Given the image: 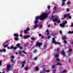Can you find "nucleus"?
<instances>
[{"label":"nucleus","mask_w":73,"mask_h":73,"mask_svg":"<svg viewBox=\"0 0 73 73\" xmlns=\"http://www.w3.org/2000/svg\"><path fill=\"white\" fill-rule=\"evenodd\" d=\"M37 57H36L35 58L34 60H37Z\"/></svg>","instance_id":"e433bc0d"},{"label":"nucleus","mask_w":73,"mask_h":73,"mask_svg":"<svg viewBox=\"0 0 73 73\" xmlns=\"http://www.w3.org/2000/svg\"><path fill=\"white\" fill-rule=\"evenodd\" d=\"M11 62H13V59H12L11 60Z\"/></svg>","instance_id":"3c124183"},{"label":"nucleus","mask_w":73,"mask_h":73,"mask_svg":"<svg viewBox=\"0 0 73 73\" xmlns=\"http://www.w3.org/2000/svg\"><path fill=\"white\" fill-rule=\"evenodd\" d=\"M55 57H58V55L57 54H56L55 55Z\"/></svg>","instance_id":"c9c22d12"},{"label":"nucleus","mask_w":73,"mask_h":73,"mask_svg":"<svg viewBox=\"0 0 73 73\" xmlns=\"http://www.w3.org/2000/svg\"><path fill=\"white\" fill-rule=\"evenodd\" d=\"M34 53H36V52H37V50H34Z\"/></svg>","instance_id":"72a5a7b5"},{"label":"nucleus","mask_w":73,"mask_h":73,"mask_svg":"<svg viewBox=\"0 0 73 73\" xmlns=\"http://www.w3.org/2000/svg\"><path fill=\"white\" fill-rule=\"evenodd\" d=\"M52 42L53 43H54L55 44V43L56 42L55 41V38H53L52 39Z\"/></svg>","instance_id":"6e6552de"},{"label":"nucleus","mask_w":73,"mask_h":73,"mask_svg":"<svg viewBox=\"0 0 73 73\" xmlns=\"http://www.w3.org/2000/svg\"><path fill=\"white\" fill-rule=\"evenodd\" d=\"M42 45V43H40L39 42H38L36 43V46H38V47L39 48L40 47V46Z\"/></svg>","instance_id":"39448f33"},{"label":"nucleus","mask_w":73,"mask_h":73,"mask_svg":"<svg viewBox=\"0 0 73 73\" xmlns=\"http://www.w3.org/2000/svg\"><path fill=\"white\" fill-rule=\"evenodd\" d=\"M7 48L8 49H11V48H10V47H9V46H7Z\"/></svg>","instance_id":"09e8293b"},{"label":"nucleus","mask_w":73,"mask_h":73,"mask_svg":"<svg viewBox=\"0 0 73 73\" xmlns=\"http://www.w3.org/2000/svg\"><path fill=\"white\" fill-rule=\"evenodd\" d=\"M59 44V45H60V43L59 42H56L55 43V44Z\"/></svg>","instance_id":"4be33fe9"},{"label":"nucleus","mask_w":73,"mask_h":73,"mask_svg":"<svg viewBox=\"0 0 73 73\" xmlns=\"http://www.w3.org/2000/svg\"><path fill=\"white\" fill-rule=\"evenodd\" d=\"M66 23H67V21H65V22L63 23V24H61L60 25V26L61 27H64V26H65V25L66 24Z\"/></svg>","instance_id":"20e7f679"},{"label":"nucleus","mask_w":73,"mask_h":73,"mask_svg":"<svg viewBox=\"0 0 73 73\" xmlns=\"http://www.w3.org/2000/svg\"><path fill=\"white\" fill-rule=\"evenodd\" d=\"M56 65H62L60 63H57L56 64Z\"/></svg>","instance_id":"a211bd4d"},{"label":"nucleus","mask_w":73,"mask_h":73,"mask_svg":"<svg viewBox=\"0 0 73 73\" xmlns=\"http://www.w3.org/2000/svg\"><path fill=\"white\" fill-rule=\"evenodd\" d=\"M56 70L55 69L53 70V73H54V72H56Z\"/></svg>","instance_id":"f704fd0d"},{"label":"nucleus","mask_w":73,"mask_h":73,"mask_svg":"<svg viewBox=\"0 0 73 73\" xmlns=\"http://www.w3.org/2000/svg\"><path fill=\"white\" fill-rule=\"evenodd\" d=\"M14 39H15V41H17V40H18V38L16 37V38H14Z\"/></svg>","instance_id":"a878e982"},{"label":"nucleus","mask_w":73,"mask_h":73,"mask_svg":"<svg viewBox=\"0 0 73 73\" xmlns=\"http://www.w3.org/2000/svg\"><path fill=\"white\" fill-rule=\"evenodd\" d=\"M48 27H50V25H48Z\"/></svg>","instance_id":"0e129e2a"},{"label":"nucleus","mask_w":73,"mask_h":73,"mask_svg":"<svg viewBox=\"0 0 73 73\" xmlns=\"http://www.w3.org/2000/svg\"><path fill=\"white\" fill-rule=\"evenodd\" d=\"M13 49H14V50H15V49H16V48L15 47H13Z\"/></svg>","instance_id":"37998d69"},{"label":"nucleus","mask_w":73,"mask_h":73,"mask_svg":"<svg viewBox=\"0 0 73 73\" xmlns=\"http://www.w3.org/2000/svg\"><path fill=\"white\" fill-rule=\"evenodd\" d=\"M18 52L19 54H20L21 56H22L23 55V54L21 53V51H19Z\"/></svg>","instance_id":"2eb2a0df"},{"label":"nucleus","mask_w":73,"mask_h":73,"mask_svg":"<svg viewBox=\"0 0 73 73\" xmlns=\"http://www.w3.org/2000/svg\"><path fill=\"white\" fill-rule=\"evenodd\" d=\"M59 33L60 34H62V32L61 31H59Z\"/></svg>","instance_id":"8fccbe9b"},{"label":"nucleus","mask_w":73,"mask_h":73,"mask_svg":"<svg viewBox=\"0 0 73 73\" xmlns=\"http://www.w3.org/2000/svg\"><path fill=\"white\" fill-rule=\"evenodd\" d=\"M63 39L65 40V39H66L67 38L66 37V36H64L63 37Z\"/></svg>","instance_id":"393cba45"},{"label":"nucleus","mask_w":73,"mask_h":73,"mask_svg":"<svg viewBox=\"0 0 73 73\" xmlns=\"http://www.w3.org/2000/svg\"><path fill=\"white\" fill-rule=\"evenodd\" d=\"M45 72V69L44 68L43 69L42 72H41L40 73H44Z\"/></svg>","instance_id":"9b49d317"},{"label":"nucleus","mask_w":73,"mask_h":73,"mask_svg":"<svg viewBox=\"0 0 73 73\" xmlns=\"http://www.w3.org/2000/svg\"><path fill=\"white\" fill-rule=\"evenodd\" d=\"M69 11V9H66V11H67V12H68V11Z\"/></svg>","instance_id":"79ce46f5"},{"label":"nucleus","mask_w":73,"mask_h":73,"mask_svg":"<svg viewBox=\"0 0 73 73\" xmlns=\"http://www.w3.org/2000/svg\"><path fill=\"white\" fill-rule=\"evenodd\" d=\"M44 36H42V38H44Z\"/></svg>","instance_id":"774afa93"},{"label":"nucleus","mask_w":73,"mask_h":73,"mask_svg":"<svg viewBox=\"0 0 73 73\" xmlns=\"http://www.w3.org/2000/svg\"><path fill=\"white\" fill-rule=\"evenodd\" d=\"M59 50H60L59 49H57V52H58V51H59Z\"/></svg>","instance_id":"680f3d73"},{"label":"nucleus","mask_w":73,"mask_h":73,"mask_svg":"<svg viewBox=\"0 0 73 73\" xmlns=\"http://www.w3.org/2000/svg\"><path fill=\"white\" fill-rule=\"evenodd\" d=\"M24 33L26 34V33H28V32L27 30H25L24 31Z\"/></svg>","instance_id":"f3484780"},{"label":"nucleus","mask_w":73,"mask_h":73,"mask_svg":"<svg viewBox=\"0 0 73 73\" xmlns=\"http://www.w3.org/2000/svg\"><path fill=\"white\" fill-rule=\"evenodd\" d=\"M11 58L12 59H13V58H14V56H12L11 57Z\"/></svg>","instance_id":"58836bf2"},{"label":"nucleus","mask_w":73,"mask_h":73,"mask_svg":"<svg viewBox=\"0 0 73 73\" xmlns=\"http://www.w3.org/2000/svg\"><path fill=\"white\" fill-rule=\"evenodd\" d=\"M54 16H53V15L52 16V18H54Z\"/></svg>","instance_id":"bf43d9fd"},{"label":"nucleus","mask_w":73,"mask_h":73,"mask_svg":"<svg viewBox=\"0 0 73 73\" xmlns=\"http://www.w3.org/2000/svg\"><path fill=\"white\" fill-rule=\"evenodd\" d=\"M38 26V25H35V27H34V29L36 28Z\"/></svg>","instance_id":"6ab92c4d"},{"label":"nucleus","mask_w":73,"mask_h":73,"mask_svg":"<svg viewBox=\"0 0 73 73\" xmlns=\"http://www.w3.org/2000/svg\"><path fill=\"white\" fill-rule=\"evenodd\" d=\"M7 46H8V45H5V46H4V48H6V47H7Z\"/></svg>","instance_id":"a19ab883"},{"label":"nucleus","mask_w":73,"mask_h":73,"mask_svg":"<svg viewBox=\"0 0 73 73\" xmlns=\"http://www.w3.org/2000/svg\"><path fill=\"white\" fill-rule=\"evenodd\" d=\"M53 21L54 22H55V21L57 22L58 24L60 23V21L58 18H55V19H53Z\"/></svg>","instance_id":"7ed1b4c3"},{"label":"nucleus","mask_w":73,"mask_h":73,"mask_svg":"<svg viewBox=\"0 0 73 73\" xmlns=\"http://www.w3.org/2000/svg\"><path fill=\"white\" fill-rule=\"evenodd\" d=\"M30 37V35H28V36H25V37H24V38H25V39H27V38H29Z\"/></svg>","instance_id":"9d476101"},{"label":"nucleus","mask_w":73,"mask_h":73,"mask_svg":"<svg viewBox=\"0 0 73 73\" xmlns=\"http://www.w3.org/2000/svg\"><path fill=\"white\" fill-rule=\"evenodd\" d=\"M7 70H9L11 69V66L9 65H8L7 66V68H6Z\"/></svg>","instance_id":"423d86ee"},{"label":"nucleus","mask_w":73,"mask_h":73,"mask_svg":"<svg viewBox=\"0 0 73 73\" xmlns=\"http://www.w3.org/2000/svg\"><path fill=\"white\" fill-rule=\"evenodd\" d=\"M50 36H49L47 37V39H49V38H50Z\"/></svg>","instance_id":"a18cd8bd"},{"label":"nucleus","mask_w":73,"mask_h":73,"mask_svg":"<svg viewBox=\"0 0 73 73\" xmlns=\"http://www.w3.org/2000/svg\"><path fill=\"white\" fill-rule=\"evenodd\" d=\"M28 69V67H26L25 68V70H27Z\"/></svg>","instance_id":"5701e85b"},{"label":"nucleus","mask_w":73,"mask_h":73,"mask_svg":"<svg viewBox=\"0 0 73 73\" xmlns=\"http://www.w3.org/2000/svg\"><path fill=\"white\" fill-rule=\"evenodd\" d=\"M67 33L68 34H72V33H73V31H69L67 32Z\"/></svg>","instance_id":"f8f14e48"},{"label":"nucleus","mask_w":73,"mask_h":73,"mask_svg":"<svg viewBox=\"0 0 73 73\" xmlns=\"http://www.w3.org/2000/svg\"><path fill=\"white\" fill-rule=\"evenodd\" d=\"M19 48L20 49H23V47L21 46L19 47Z\"/></svg>","instance_id":"c03bdc74"},{"label":"nucleus","mask_w":73,"mask_h":73,"mask_svg":"<svg viewBox=\"0 0 73 73\" xmlns=\"http://www.w3.org/2000/svg\"><path fill=\"white\" fill-rule=\"evenodd\" d=\"M67 17H68L69 19H71V17L70 16V14H68L67 15H64V18H62V19L63 20L64 18H66Z\"/></svg>","instance_id":"f03ea898"},{"label":"nucleus","mask_w":73,"mask_h":73,"mask_svg":"<svg viewBox=\"0 0 73 73\" xmlns=\"http://www.w3.org/2000/svg\"><path fill=\"white\" fill-rule=\"evenodd\" d=\"M48 13H44L42 14L40 17H36L35 19L36 20H38L40 19L41 20H44L48 16Z\"/></svg>","instance_id":"f257e3e1"},{"label":"nucleus","mask_w":73,"mask_h":73,"mask_svg":"<svg viewBox=\"0 0 73 73\" xmlns=\"http://www.w3.org/2000/svg\"><path fill=\"white\" fill-rule=\"evenodd\" d=\"M38 35H39V36L40 37L41 36V34H38Z\"/></svg>","instance_id":"864d4df0"},{"label":"nucleus","mask_w":73,"mask_h":73,"mask_svg":"<svg viewBox=\"0 0 73 73\" xmlns=\"http://www.w3.org/2000/svg\"><path fill=\"white\" fill-rule=\"evenodd\" d=\"M66 70H64L62 72V73H66Z\"/></svg>","instance_id":"bb28decb"},{"label":"nucleus","mask_w":73,"mask_h":73,"mask_svg":"<svg viewBox=\"0 0 73 73\" xmlns=\"http://www.w3.org/2000/svg\"><path fill=\"white\" fill-rule=\"evenodd\" d=\"M16 45L17 46H19L20 45V44L19 43H18Z\"/></svg>","instance_id":"473e14b6"},{"label":"nucleus","mask_w":73,"mask_h":73,"mask_svg":"<svg viewBox=\"0 0 73 73\" xmlns=\"http://www.w3.org/2000/svg\"><path fill=\"white\" fill-rule=\"evenodd\" d=\"M35 70H38V67H36L35 68Z\"/></svg>","instance_id":"b1692460"},{"label":"nucleus","mask_w":73,"mask_h":73,"mask_svg":"<svg viewBox=\"0 0 73 73\" xmlns=\"http://www.w3.org/2000/svg\"><path fill=\"white\" fill-rule=\"evenodd\" d=\"M46 72H50V71H49V70H46Z\"/></svg>","instance_id":"603ef678"},{"label":"nucleus","mask_w":73,"mask_h":73,"mask_svg":"<svg viewBox=\"0 0 73 73\" xmlns=\"http://www.w3.org/2000/svg\"><path fill=\"white\" fill-rule=\"evenodd\" d=\"M69 62H71V60L70 59H69Z\"/></svg>","instance_id":"de8ad7c7"},{"label":"nucleus","mask_w":73,"mask_h":73,"mask_svg":"<svg viewBox=\"0 0 73 73\" xmlns=\"http://www.w3.org/2000/svg\"><path fill=\"white\" fill-rule=\"evenodd\" d=\"M71 48V46H69V49H70V48Z\"/></svg>","instance_id":"e2e57ef3"},{"label":"nucleus","mask_w":73,"mask_h":73,"mask_svg":"<svg viewBox=\"0 0 73 73\" xmlns=\"http://www.w3.org/2000/svg\"><path fill=\"white\" fill-rule=\"evenodd\" d=\"M23 53H24V54H27V53L24 51H22Z\"/></svg>","instance_id":"cd10ccee"},{"label":"nucleus","mask_w":73,"mask_h":73,"mask_svg":"<svg viewBox=\"0 0 73 73\" xmlns=\"http://www.w3.org/2000/svg\"><path fill=\"white\" fill-rule=\"evenodd\" d=\"M68 49H69V50H68V52H71L72 50L71 49H70L69 48H68Z\"/></svg>","instance_id":"aec40b11"},{"label":"nucleus","mask_w":73,"mask_h":73,"mask_svg":"<svg viewBox=\"0 0 73 73\" xmlns=\"http://www.w3.org/2000/svg\"><path fill=\"white\" fill-rule=\"evenodd\" d=\"M13 46H11V48H10V49H13Z\"/></svg>","instance_id":"2f4dec72"},{"label":"nucleus","mask_w":73,"mask_h":73,"mask_svg":"<svg viewBox=\"0 0 73 73\" xmlns=\"http://www.w3.org/2000/svg\"><path fill=\"white\" fill-rule=\"evenodd\" d=\"M22 64L21 66V67H24V64H25V62L24 61L23 62H22Z\"/></svg>","instance_id":"0eeeda50"},{"label":"nucleus","mask_w":73,"mask_h":73,"mask_svg":"<svg viewBox=\"0 0 73 73\" xmlns=\"http://www.w3.org/2000/svg\"><path fill=\"white\" fill-rule=\"evenodd\" d=\"M14 36H15L16 37H19V35L17 34H14Z\"/></svg>","instance_id":"dca6fc26"},{"label":"nucleus","mask_w":73,"mask_h":73,"mask_svg":"<svg viewBox=\"0 0 73 73\" xmlns=\"http://www.w3.org/2000/svg\"><path fill=\"white\" fill-rule=\"evenodd\" d=\"M66 1V0H63L62 1V5H65V3L64 1Z\"/></svg>","instance_id":"1a4fd4ad"},{"label":"nucleus","mask_w":73,"mask_h":73,"mask_svg":"<svg viewBox=\"0 0 73 73\" xmlns=\"http://www.w3.org/2000/svg\"><path fill=\"white\" fill-rule=\"evenodd\" d=\"M3 52V50H0V52Z\"/></svg>","instance_id":"338daca9"},{"label":"nucleus","mask_w":73,"mask_h":73,"mask_svg":"<svg viewBox=\"0 0 73 73\" xmlns=\"http://www.w3.org/2000/svg\"><path fill=\"white\" fill-rule=\"evenodd\" d=\"M37 22H38V20H36L35 22H34V23H35V24H36V23H37Z\"/></svg>","instance_id":"c756f323"},{"label":"nucleus","mask_w":73,"mask_h":73,"mask_svg":"<svg viewBox=\"0 0 73 73\" xmlns=\"http://www.w3.org/2000/svg\"><path fill=\"white\" fill-rule=\"evenodd\" d=\"M48 9H49V8H50V6H48Z\"/></svg>","instance_id":"69168bd1"},{"label":"nucleus","mask_w":73,"mask_h":73,"mask_svg":"<svg viewBox=\"0 0 73 73\" xmlns=\"http://www.w3.org/2000/svg\"><path fill=\"white\" fill-rule=\"evenodd\" d=\"M2 52H5L6 50L5 49H3L2 50Z\"/></svg>","instance_id":"7c9ffc66"},{"label":"nucleus","mask_w":73,"mask_h":73,"mask_svg":"<svg viewBox=\"0 0 73 73\" xmlns=\"http://www.w3.org/2000/svg\"><path fill=\"white\" fill-rule=\"evenodd\" d=\"M39 27H40V28H42V26L41 25H40Z\"/></svg>","instance_id":"ea45409f"},{"label":"nucleus","mask_w":73,"mask_h":73,"mask_svg":"<svg viewBox=\"0 0 73 73\" xmlns=\"http://www.w3.org/2000/svg\"><path fill=\"white\" fill-rule=\"evenodd\" d=\"M54 10H56V7H54Z\"/></svg>","instance_id":"6e6d98bb"},{"label":"nucleus","mask_w":73,"mask_h":73,"mask_svg":"<svg viewBox=\"0 0 73 73\" xmlns=\"http://www.w3.org/2000/svg\"><path fill=\"white\" fill-rule=\"evenodd\" d=\"M64 43H66V40H64Z\"/></svg>","instance_id":"4d7b16f0"},{"label":"nucleus","mask_w":73,"mask_h":73,"mask_svg":"<svg viewBox=\"0 0 73 73\" xmlns=\"http://www.w3.org/2000/svg\"><path fill=\"white\" fill-rule=\"evenodd\" d=\"M56 61H57V62H58V61H60V59H59V58H57L56 60Z\"/></svg>","instance_id":"412c9836"},{"label":"nucleus","mask_w":73,"mask_h":73,"mask_svg":"<svg viewBox=\"0 0 73 73\" xmlns=\"http://www.w3.org/2000/svg\"><path fill=\"white\" fill-rule=\"evenodd\" d=\"M31 40H32V41H34V40H36V39L35 38L32 37L31 38Z\"/></svg>","instance_id":"4468645a"},{"label":"nucleus","mask_w":73,"mask_h":73,"mask_svg":"<svg viewBox=\"0 0 73 73\" xmlns=\"http://www.w3.org/2000/svg\"><path fill=\"white\" fill-rule=\"evenodd\" d=\"M69 3H70V2H68L67 3V4H69Z\"/></svg>","instance_id":"5fc2aeb1"},{"label":"nucleus","mask_w":73,"mask_h":73,"mask_svg":"<svg viewBox=\"0 0 73 73\" xmlns=\"http://www.w3.org/2000/svg\"><path fill=\"white\" fill-rule=\"evenodd\" d=\"M1 61H0V66H1Z\"/></svg>","instance_id":"49530a36"},{"label":"nucleus","mask_w":73,"mask_h":73,"mask_svg":"<svg viewBox=\"0 0 73 73\" xmlns=\"http://www.w3.org/2000/svg\"><path fill=\"white\" fill-rule=\"evenodd\" d=\"M62 53L64 56H65V52H64V51H62Z\"/></svg>","instance_id":"ddd939ff"},{"label":"nucleus","mask_w":73,"mask_h":73,"mask_svg":"<svg viewBox=\"0 0 73 73\" xmlns=\"http://www.w3.org/2000/svg\"><path fill=\"white\" fill-rule=\"evenodd\" d=\"M44 48H46V45H44Z\"/></svg>","instance_id":"13d9d810"},{"label":"nucleus","mask_w":73,"mask_h":73,"mask_svg":"<svg viewBox=\"0 0 73 73\" xmlns=\"http://www.w3.org/2000/svg\"><path fill=\"white\" fill-rule=\"evenodd\" d=\"M29 30H30V29H29V28H28L27 29V31H29Z\"/></svg>","instance_id":"4c0bfd02"},{"label":"nucleus","mask_w":73,"mask_h":73,"mask_svg":"<svg viewBox=\"0 0 73 73\" xmlns=\"http://www.w3.org/2000/svg\"><path fill=\"white\" fill-rule=\"evenodd\" d=\"M49 33H48L47 34V35L48 36V35H49Z\"/></svg>","instance_id":"052dcab7"},{"label":"nucleus","mask_w":73,"mask_h":73,"mask_svg":"<svg viewBox=\"0 0 73 73\" xmlns=\"http://www.w3.org/2000/svg\"><path fill=\"white\" fill-rule=\"evenodd\" d=\"M55 67V65H53L52 66V69H53V68H54Z\"/></svg>","instance_id":"c85d7f7f"}]
</instances>
